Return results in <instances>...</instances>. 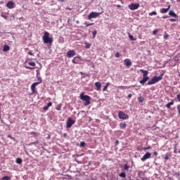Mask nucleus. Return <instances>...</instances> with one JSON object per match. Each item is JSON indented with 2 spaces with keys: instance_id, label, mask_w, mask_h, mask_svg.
Returning <instances> with one entry per match:
<instances>
[{
  "instance_id": "f257e3e1",
  "label": "nucleus",
  "mask_w": 180,
  "mask_h": 180,
  "mask_svg": "<svg viewBox=\"0 0 180 180\" xmlns=\"http://www.w3.org/2000/svg\"><path fill=\"white\" fill-rule=\"evenodd\" d=\"M79 98L81 101L84 102V106H88V105H91V96L84 95V93H81Z\"/></svg>"
},
{
  "instance_id": "f03ea898",
  "label": "nucleus",
  "mask_w": 180,
  "mask_h": 180,
  "mask_svg": "<svg viewBox=\"0 0 180 180\" xmlns=\"http://www.w3.org/2000/svg\"><path fill=\"white\" fill-rule=\"evenodd\" d=\"M42 40L45 44H51L53 43V39L50 37V33L45 32L42 37Z\"/></svg>"
},
{
  "instance_id": "7ed1b4c3",
  "label": "nucleus",
  "mask_w": 180,
  "mask_h": 180,
  "mask_svg": "<svg viewBox=\"0 0 180 180\" xmlns=\"http://www.w3.org/2000/svg\"><path fill=\"white\" fill-rule=\"evenodd\" d=\"M162 75H160L159 77L158 76H154L152 79L148 81V85H154V84H157V82H159V81H161L162 79Z\"/></svg>"
},
{
  "instance_id": "20e7f679",
  "label": "nucleus",
  "mask_w": 180,
  "mask_h": 180,
  "mask_svg": "<svg viewBox=\"0 0 180 180\" xmlns=\"http://www.w3.org/2000/svg\"><path fill=\"white\" fill-rule=\"evenodd\" d=\"M102 15V13L91 12L88 15V20H91V19H96V18H99V15Z\"/></svg>"
},
{
  "instance_id": "39448f33",
  "label": "nucleus",
  "mask_w": 180,
  "mask_h": 180,
  "mask_svg": "<svg viewBox=\"0 0 180 180\" xmlns=\"http://www.w3.org/2000/svg\"><path fill=\"white\" fill-rule=\"evenodd\" d=\"M27 64L30 66H25L26 70H34V67H36V63L30 62L29 60H26Z\"/></svg>"
},
{
  "instance_id": "423d86ee",
  "label": "nucleus",
  "mask_w": 180,
  "mask_h": 180,
  "mask_svg": "<svg viewBox=\"0 0 180 180\" xmlns=\"http://www.w3.org/2000/svg\"><path fill=\"white\" fill-rule=\"evenodd\" d=\"M128 8L131 11H136V9H139V8H140V4L132 3L128 6Z\"/></svg>"
},
{
  "instance_id": "0eeeda50",
  "label": "nucleus",
  "mask_w": 180,
  "mask_h": 180,
  "mask_svg": "<svg viewBox=\"0 0 180 180\" xmlns=\"http://www.w3.org/2000/svg\"><path fill=\"white\" fill-rule=\"evenodd\" d=\"M119 119H122V120H126V119H129V116L127 114L124 113L123 111H120L118 113Z\"/></svg>"
},
{
  "instance_id": "6e6552de",
  "label": "nucleus",
  "mask_w": 180,
  "mask_h": 180,
  "mask_svg": "<svg viewBox=\"0 0 180 180\" xmlns=\"http://www.w3.org/2000/svg\"><path fill=\"white\" fill-rule=\"evenodd\" d=\"M75 123V121L72 120L71 118H68L66 124V127L68 129H70V127H72V124Z\"/></svg>"
},
{
  "instance_id": "1a4fd4ad",
  "label": "nucleus",
  "mask_w": 180,
  "mask_h": 180,
  "mask_svg": "<svg viewBox=\"0 0 180 180\" xmlns=\"http://www.w3.org/2000/svg\"><path fill=\"white\" fill-rule=\"evenodd\" d=\"M40 82H34L31 85V91L32 92V94H36V92H37V91H36V86H37V85H39Z\"/></svg>"
},
{
  "instance_id": "9d476101",
  "label": "nucleus",
  "mask_w": 180,
  "mask_h": 180,
  "mask_svg": "<svg viewBox=\"0 0 180 180\" xmlns=\"http://www.w3.org/2000/svg\"><path fill=\"white\" fill-rule=\"evenodd\" d=\"M76 54L77 53H75V51L70 50L67 52V57H68V58H71L74 57V56H76Z\"/></svg>"
},
{
  "instance_id": "9b49d317",
  "label": "nucleus",
  "mask_w": 180,
  "mask_h": 180,
  "mask_svg": "<svg viewBox=\"0 0 180 180\" xmlns=\"http://www.w3.org/2000/svg\"><path fill=\"white\" fill-rule=\"evenodd\" d=\"M151 157V153L150 152H147L141 158V161H146V160H148Z\"/></svg>"
},
{
  "instance_id": "f8f14e48",
  "label": "nucleus",
  "mask_w": 180,
  "mask_h": 180,
  "mask_svg": "<svg viewBox=\"0 0 180 180\" xmlns=\"http://www.w3.org/2000/svg\"><path fill=\"white\" fill-rule=\"evenodd\" d=\"M6 6L8 8V9H13V8H15V3L12 1H10L6 4Z\"/></svg>"
},
{
  "instance_id": "ddd939ff",
  "label": "nucleus",
  "mask_w": 180,
  "mask_h": 180,
  "mask_svg": "<svg viewBox=\"0 0 180 180\" xmlns=\"http://www.w3.org/2000/svg\"><path fill=\"white\" fill-rule=\"evenodd\" d=\"M148 79H150V77H148V76H143V79L141 80L139 82L140 84H141V85H144V84H146V82H147Z\"/></svg>"
},
{
  "instance_id": "4468645a",
  "label": "nucleus",
  "mask_w": 180,
  "mask_h": 180,
  "mask_svg": "<svg viewBox=\"0 0 180 180\" xmlns=\"http://www.w3.org/2000/svg\"><path fill=\"white\" fill-rule=\"evenodd\" d=\"M124 64L127 67H130V66H131V60H130V59H129V58H127L124 60Z\"/></svg>"
},
{
  "instance_id": "2eb2a0df",
  "label": "nucleus",
  "mask_w": 180,
  "mask_h": 180,
  "mask_svg": "<svg viewBox=\"0 0 180 180\" xmlns=\"http://www.w3.org/2000/svg\"><path fill=\"white\" fill-rule=\"evenodd\" d=\"M169 9H171V5L168 6V8H162L160 10V13H167V12H168V11H169Z\"/></svg>"
},
{
  "instance_id": "dca6fc26",
  "label": "nucleus",
  "mask_w": 180,
  "mask_h": 180,
  "mask_svg": "<svg viewBox=\"0 0 180 180\" xmlns=\"http://www.w3.org/2000/svg\"><path fill=\"white\" fill-rule=\"evenodd\" d=\"M95 86L97 91H101V87L102 86V84L99 82H96L95 83Z\"/></svg>"
},
{
  "instance_id": "f3484780",
  "label": "nucleus",
  "mask_w": 180,
  "mask_h": 180,
  "mask_svg": "<svg viewBox=\"0 0 180 180\" xmlns=\"http://www.w3.org/2000/svg\"><path fill=\"white\" fill-rule=\"evenodd\" d=\"M169 16H172L173 18H176V19H178V15H176V14L175 13H174L173 11H170L169 12Z\"/></svg>"
},
{
  "instance_id": "a211bd4d",
  "label": "nucleus",
  "mask_w": 180,
  "mask_h": 180,
  "mask_svg": "<svg viewBox=\"0 0 180 180\" xmlns=\"http://www.w3.org/2000/svg\"><path fill=\"white\" fill-rule=\"evenodd\" d=\"M141 72H142L143 75V77H148V71L147 70H144L143 69H141L140 70Z\"/></svg>"
},
{
  "instance_id": "6ab92c4d",
  "label": "nucleus",
  "mask_w": 180,
  "mask_h": 180,
  "mask_svg": "<svg viewBox=\"0 0 180 180\" xmlns=\"http://www.w3.org/2000/svg\"><path fill=\"white\" fill-rule=\"evenodd\" d=\"M175 100H172L170 103H168L166 105V108H167V109H171V106H172V105H174V102Z\"/></svg>"
},
{
  "instance_id": "aec40b11",
  "label": "nucleus",
  "mask_w": 180,
  "mask_h": 180,
  "mask_svg": "<svg viewBox=\"0 0 180 180\" xmlns=\"http://www.w3.org/2000/svg\"><path fill=\"white\" fill-rule=\"evenodd\" d=\"M53 105V103L49 102L46 106L44 107V110H49V108Z\"/></svg>"
},
{
  "instance_id": "412c9836",
  "label": "nucleus",
  "mask_w": 180,
  "mask_h": 180,
  "mask_svg": "<svg viewBox=\"0 0 180 180\" xmlns=\"http://www.w3.org/2000/svg\"><path fill=\"white\" fill-rule=\"evenodd\" d=\"M127 124L125 122H121L120 124V129H126Z\"/></svg>"
},
{
  "instance_id": "4be33fe9",
  "label": "nucleus",
  "mask_w": 180,
  "mask_h": 180,
  "mask_svg": "<svg viewBox=\"0 0 180 180\" xmlns=\"http://www.w3.org/2000/svg\"><path fill=\"white\" fill-rule=\"evenodd\" d=\"M11 50V47L8 45H5L3 48V51H9Z\"/></svg>"
},
{
  "instance_id": "5701e85b",
  "label": "nucleus",
  "mask_w": 180,
  "mask_h": 180,
  "mask_svg": "<svg viewBox=\"0 0 180 180\" xmlns=\"http://www.w3.org/2000/svg\"><path fill=\"white\" fill-rule=\"evenodd\" d=\"M110 85V83L107 82L106 84L104 86V87L103 89V91L105 92V91H106V89H108V88H109Z\"/></svg>"
},
{
  "instance_id": "b1692460",
  "label": "nucleus",
  "mask_w": 180,
  "mask_h": 180,
  "mask_svg": "<svg viewBox=\"0 0 180 180\" xmlns=\"http://www.w3.org/2000/svg\"><path fill=\"white\" fill-rule=\"evenodd\" d=\"M16 164H19L20 165V164H22V159L20 158H18L15 160Z\"/></svg>"
},
{
  "instance_id": "393cba45",
  "label": "nucleus",
  "mask_w": 180,
  "mask_h": 180,
  "mask_svg": "<svg viewBox=\"0 0 180 180\" xmlns=\"http://www.w3.org/2000/svg\"><path fill=\"white\" fill-rule=\"evenodd\" d=\"M138 175H139V178H143V176H144V172H143V171L139 172Z\"/></svg>"
},
{
  "instance_id": "a878e982",
  "label": "nucleus",
  "mask_w": 180,
  "mask_h": 180,
  "mask_svg": "<svg viewBox=\"0 0 180 180\" xmlns=\"http://www.w3.org/2000/svg\"><path fill=\"white\" fill-rule=\"evenodd\" d=\"M129 37L130 39V40H132L134 41H136L137 39L136 38H134V37H133V35L129 34Z\"/></svg>"
},
{
  "instance_id": "bb28decb",
  "label": "nucleus",
  "mask_w": 180,
  "mask_h": 180,
  "mask_svg": "<svg viewBox=\"0 0 180 180\" xmlns=\"http://www.w3.org/2000/svg\"><path fill=\"white\" fill-rule=\"evenodd\" d=\"M138 101L142 103V102H144V98L143 96L139 97Z\"/></svg>"
},
{
  "instance_id": "cd10ccee",
  "label": "nucleus",
  "mask_w": 180,
  "mask_h": 180,
  "mask_svg": "<svg viewBox=\"0 0 180 180\" xmlns=\"http://www.w3.org/2000/svg\"><path fill=\"white\" fill-rule=\"evenodd\" d=\"M120 178H126V172H121L120 174Z\"/></svg>"
},
{
  "instance_id": "c85d7f7f",
  "label": "nucleus",
  "mask_w": 180,
  "mask_h": 180,
  "mask_svg": "<svg viewBox=\"0 0 180 180\" xmlns=\"http://www.w3.org/2000/svg\"><path fill=\"white\" fill-rule=\"evenodd\" d=\"M155 15H157V12L155 11H152L149 13V16H155Z\"/></svg>"
},
{
  "instance_id": "c756f323",
  "label": "nucleus",
  "mask_w": 180,
  "mask_h": 180,
  "mask_svg": "<svg viewBox=\"0 0 180 180\" xmlns=\"http://www.w3.org/2000/svg\"><path fill=\"white\" fill-rule=\"evenodd\" d=\"M85 146H86L85 141H82L79 144V147H85Z\"/></svg>"
},
{
  "instance_id": "7c9ffc66",
  "label": "nucleus",
  "mask_w": 180,
  "mask_h": 180,
  "mask_svg": "<svg viewBox=\"0 0 180 180\" xmlns=\"http://www.w3.org/2000/svg\"><path fill=\"white\" fill-rule=\"evenodd\" d=\"M129 168H130V166H128L127 164H125V165H124V169L125 171H127Z\"/></svg>"
},
{
  "instance_id": "2f4dec72",
  "label": "nucleus",
  "mask_w": 180,
  "mask_h": 180,
  "mask_svg": "<svg viewBox=\"0 0 180 180\" xmlns=\"http://www.w3.org/2000/svg\"><path fill=\"white\" fill-rule=\"evenodd\" d=\"M2 180H11V178L9 177V176H3Z\"/></svg>"
},
{
  "instance_id": "473e14b6",
  "label": "nucleus",
  "mask_w": 180,
  "mask_h": 180,
  "mask_svg": "<svg viewBox=\"0 0 180 180\" xmlns=\"http://www.w3.org/2000/svg\"><path fill=\"white\" fill-rule=\"evenodd\" d=\"M163 37L165 40H167L168 37H169V35L165 32Z\"/></svg>"
},
{
  "instance_id": "72a5a7b5",
  "label": "nucleus",
  "mask_w": 180,
  "mask_h": 180,
  "mask_svg": "<svg viewBox=\"0 0 180 180\" xmlns=\"http://www.w3.org/2000/svg\"><path fill=\"white\" fill-rule=\"evenodd\" d=\"M169 153H166L165 157L164 158L165 160H169Z\"/></svg>"
},
{
  "instance_id": "f704fd0d",
  "label": "nucleus",
  "mask_w": 180,
  "mask_h": 180,
  "mask_svg": "<svg viewBox=\"0 0 180 180\" xmlns=\"http://www.w3.org/2000/svg\"><path fill=\"white\" fill-rule=\"evenodd\" d=\"M86 49H90L91 48V44L86 42L85 44Z\"/></svg>"
},
{
  "instance_id": "c9c22d12",
  "label": "nucleus",
  "mask_w": 180,
  "mask_h": 180,
  "mask_svg": "<svg viewBox=\"0 0 180 180\" xmlns=\"http://www.w3.org/2000/svg\"><path fill=\"white\" fill-rule=\"evenodd\" d=\"M75 58H79L78 57H75L74 59L72 60L73 64H79L78 61L75 60Z\"/></svg>"
},
{
  "instance_id": "e433bc0d",
  "label": "nucleus",
  "mask_w": 180,
  "mask_h": 180,
  "mask_svg": "<svg viewBox=\"0 0 180 180\" xmlns=\"http://www.w3.org/2000/svg\"><path fill=\"white\" fill-rule=\"evenodd\" d=\"M96 34H97L96 30H95V31H94V32H92L93 39H95V37H96Z\"/></svg>"
},
{
  "instance_id": "4c0bfd02",
  "label": "nucleus",
  "mask_w": 180,
  "mask_h": 180,
  "mask_svg": "<svg viewBox=\"0 0 180 180\" xmlns=\"http://www.w3.org/2000/svg\"><path fill=\"white\" fill-rule=\"evenodd\" d=\"M30 134H34V136H35V137H39V134L36 133L34 131L31 132Z\"/></svg>"
},
{
  "instance_id": "58836bf2",
  "label": "nucleus",
  "mask_w": 180,
  "mask_h": 180,
  "mask_svg": "<svg viewBox=\"0 0 180 180\" xmlns=\"http://www.w3.org/2000/svg\"><path fill=\"white\" fill-rule=\"evenodd\" d=\"M115 57H116V58H119V57H120V53L119 52H117L115 55Z\"/></svg>"
},
{
  "instance_id": "ea45409f",
  "label": "nucleus",
  "mask_w": 180,
  "mask_h": 180,
  "mask_svg": "<svg viewBox=\"0 0 180 180\" xmlns=\"http://www.w3.org/2000/svg\"><path fill=\"white\" fill-rule=\"evenodd\" d=\"M170 22H176L178 20V19H176V18H171L169 19Z\"/></svg>"
},
{
  "instance_id": "a19ab883",
  "label": "nucleus",
  "mask_w": 180,
  "mask_h": 180,
  "mask_svg": "<svg viewBox=\"0 0 180 180\" xmlns=\"http://www.w3.org/2000/svg\"><path fill=\"white\" fill-rule=\"evenodd\" d=\"M85 25H86V27H88L89 26H94V23H89V24L85 23Z\"/></svg>"
},
{
  "instance_id": "79ce46f5",
  "label": "nucleus",
  "mask_w": 180,
  "mask_h": 180,
  "mask_svg": "<svg viewBox=\"0 0 180 180\" xmlns=\"http://www.w3.org/2000/svg\"><path fill=\"white\" fill-rule=\"evenodd\" d=\"M8 139H11V140H15V138H13V136L11 134H8Z\"/></svg>"
},
{
  "instance_id": "37998d69",
  "label": "nucleus",
  "mask_w": 180,
  "mask_h": 180,
  "mask_svg": "<svg viewBox=\"0 0 180 180\" xmlns=\"http://www.w3.org/2000/svg\"><path fill=\"white\" fill-rule=\"evenodd\" d=\"M150 148H151V146L144 147V148H143V150H144L146 151L147 150H150Z\"/></svg>"
},
{
  "instance_id": "c03bdc74",
  "label": "nucleus",
  "mask_w": 180,
  "mask_h": 180,
  "mask_svg": "<svg viewBox=\"0 0 180 180\" xmlns=\"http://www.w3.org/2000/svg\"><path fill=\"white\" fill-rule=\"evenodd\" d=\"M158 33V30H155L153 31V34H157Z\"/></svg>"
},
{
  "instance_id": "a18cd8bd",
  "label": "nucleus",
  "mask_w": 180,
  "mask_h": 180,
  "mask_svg": "<svg viewBox=\"0 0 180 180\" xmlns=\"http://www.w3.org/2000/svg\"><path fill=\"white\" fill-rule=\"evenodd\" d=\"M1 18H4V19L8 20V17L4 14L1 15Z\"/></svg>"
},
{
  "instance_id": "49530a36",
  "label": "nucleus",
  "mask_w": 180,
  "mask_h": 180,
  "mask_svg": "<svg viewBox=\"0 0 180 180\" xmlns=\"http://www.w3.org/2000/svg\"><path fill=\"white\" fill-rule=\"evenodd\" d=\"M153 155H155V156L158 155V152H157V151L153 152Z\"/></svg>"
},
{
  "instance_id": "de8ad7c7",
  "label": "nucleus",
  "mask_w": 180,
  "mask_h": 180,
  "mask_svg": "<svg viewBox=\"0 0 180 180\" xmlns=\"http://www.w3.org/2000/svg\"><path fill=\"white\" fill-rule=\"evenodd\" d=\"M28 54H29V56H34V54L32 53V51H29V52H28Z\"/></svg>"
},
{
  "instance_id": "09e8293b",
  "label": "nucleus",
  "mask_w": 180,
  "mask_h": 180,
  "mask_svg": "<svg viewBox=\"0 0 180 180\" xmlns=\"http://www.w3.org/2000/svg\"><path fill=\"white\" fill-rule=\"evenodd\" d=\"M31 144H39V141L31 143Z\"/></svg>"
},
{
  "instance_id": "8fccbe9b",
  "label": "nucleus",
  "mask_w": 180,
  "mask_h": 180,
  "mask_svg": "<svg viewBox=\"0 0 180 180\" xmlns=\"http://www.w3.org/2000/svg\"><path fill=\"white\" fill-rule=\"evenodd\" d=\"M174 154H176V146L174 147Z\"/></svg>"
},
{
  "instance_id": "3c124183",
  "label": "nucleus",
  "mask_w": 180,
  "mask_h": 180,
  "mask_svg": "<svg viewBox=\"0 0 180 180\" xmlns=\"http://www.w3.org/2000/svg\"><path fill=\"white\" fill-rule=\"evenodd\" d=\"M132 95L131 94H128V98H131Z\"/></svg>"
},
{
  "instance_id": "603ef678",
  "label": "nucleus",
  "mask_w": 180,
  "mask_h": 180,
  "mask_svg": "<svg viewBox=\"0 0 180 180\" xmlns=\"http://www.w3.org/2000/svg\"><path fill=\"white\" fill-rule=\"evenodd\" d=\"M59 2H64V0H58Z\"/></svg>"
},
{
  "instance_id": "864d4df0",
  "label": "nucleus",
  "mask_w": 180,
  "mask_h": 180,
  "mask_svg": "<svg viewBox=\"0 0 180 180\" xmlns=\"http://www.w3.org/2000/svg\"><path fill=\"white\" fill-rule=\"evenodd\" d=\"M162 18H163V19H167V17H165V16H163Z\"/></svg>"
},
{
  "instance_id": "5fc2aeb1",
  "label": "nucleus",
  "mask_w": 180,
  "mask_h": 180,
  "mask_svg": "<svg viewBox=\"0 0 180 180\" xmlns=\"http://www.w3.org/2000/svg\"><path fill=\"white\" fill-rule=\"evenodd\" d=\"M177 1V2H179V0H176Z\"/></svg>"
}]
</instances>
